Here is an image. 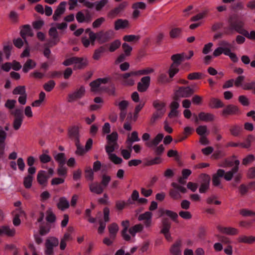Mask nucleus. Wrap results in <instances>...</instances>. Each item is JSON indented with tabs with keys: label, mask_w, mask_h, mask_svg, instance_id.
<instances>
[{
	"label": "nucleus",
	"mask_w": 255,
	"mask_h": 255,
	"mask_svg": "<svg viewBox=\"0 0 255 255\" xmlns=\"http://www.w3.org/2000/svg\"><path fill=\"white\" fill-rule=\"evenodd\" d=\"M55 26V27H51L49 30V35L51 38L47 44L49 46L55 45L60 41L57 29L61 30H64L67 28L68 25L65 22H62L56 23Z\"/></svg>",
	"instance_id": "obj_1"
},
{
	"label": "nucleus",
	"mask_w": 255,
	"mask_h": 255,
	"mask_svg": "<svg viewBox=\"0 0 255 255\" xmlns=\"http://www.w3.org/2000/svg\"><path fill=\"white\" fill-rule=\"evenodd\" d=\"M133 73H135V71H130L123 74H116L115 78L117 80H122V83L124 85L132 86L135 81L134 77H137L136 75L132 74Z\"/></svg>",
	"instance_id": "obj_2"
},
{
	"label": "nucleus",
	"mask_w": 255,
	"mask_h": 255,
	"mask_svg": "<svg viewBox=\"0 0 255 255\" xmlns=\"http://www.w3.org/2000/svg\"><path fill=\"white\" fill-rule=\"evenodd\" d=\"M117 147L118 144L108 143L106 146L105 149L110 160L115 164H120L123 161L122 158L118 157L116 154L112 153Z\"/></svg>",
	"instance_id": "obj_3"
},
{
	"label": "nucleus",
	"mask_w": 255,
	"mask_h": 255,
	"mask_svg": "<svg viewBox=\"0 0 255 255\" xmlns=\"http://www.w3.org/2000/svg\"><path fill=\"white\" fill-rule=\"evenodd\" d=\"M110 81V78L105 77L99 78L90 83L91 91L95 93L100 92L105 89L103 85L107 83Z\"/></svg>",
	"instance_id": "obj_4"
},
{
	"label": "nucleus",
	"mask_w": 255,
	"mask_h": 255,
	"mask_svg": "<svg viewBox=\"0 0 255 255\" xmlns=\"http://www.w3.org/2000/svg\"><path fill=\"white\" fill-rule=\"evenodd\" d=\"M59 244V240L53 237H49L45 241V254L46 255H53V248Z\"/></svg>",
	"instance_id": "obj_5"
},
{
	"label": "nucleus",
	"mask_w": 255,
	"mask_h": 255,
	"mask_svg": "<svg viewBox=\"0 0 255 255\" xmlns=\"http://www.w3.org/2000/svg\"><path fill=\"white\" fill-rule=\"evenodd\" d=\"M244 23L243 21L241 20H236L233 22L231 20L230 21V27L227 28L226 33L229 34L230 31L234 29L238 32L243 34L245 30L243 28Z\"/></svg>",
	"instance_id": "obj_6"
},
{
	"label": "nucleus",
	"mask_w": 255,
	"mask_h": 255,
	"mask_svg": "<svg viewBox=\"0 0 255 255\" xmlns=\"http://www.w3.org/2000/svg\"><path fill=\"white\" fill-rule=\"evenodd\" d=\"M74 231V228L72 227H69L67 229V232H66L63 237L61 238L60 243V249L61 250L65 249L67 245V242L73 240L72 233Z\"/></svg>",
	"instance_id": "obj_7"
},
{
	"label": "nucleus",
	"mask_w": 255,
	"mask_h": 255,
	"mask_svg": "<svg viewBox=\"0 0 255 255\" xmlns=\"http://www.w3.org/2000/svg\"><path fill=\"white\" fill-rule=\"evenodd\" d=\"M81 126L80 124L72 125L68 128V136L72 139H74L75 142L80 140V128Z\"/></svg>",
	"instance_id": "obj_8"
},
{
	"label": "nucleus",
	"mask_w": 255,
	"mask_h": 255,
	"mask_svg": "<svg viewBox=\"0 0 255 255\" xmlns=\"http://www.w3.org/2000/svg\"><path fill=\"white\" fill-rule=\"evenodd\" d=\"M194 55L193 51L190 50L189 51V55L187 56L184 53L180 54H176L173 55L171 56V59L173 61V63L179 65L181 62L185 59H190Z\"/></svg>",
	"instance_id": "obj_9"
},
{
	"label": "nucleus",
	"mask_w": 255,
	"mask_h": 255,
	"mask_svg": "<svg viewBox=\"0 0 255 255\" xmlns=\"http://www.w3.org/2000/svg\"><path fill=\"white\" fill-rule=\"evenodd\" d=\"M114 35V32L112 30H109L105 32L100 31L98 33V41L101 43H104L111 39H112Z\"/></svg>",
	"instance_id": "obj_10"
},
{
	"label": "nucleus",
	"mask_w": 255,
	"mask_h": 255,
	"mask_svg": "<svg viewBox=\"0 0 255 255\" xmlns=\"http://www.w3.org/2000/svg\"><path fill=\"white\" fill-rule=\"evenodd\" d=\"M152 214L149 211H146L143 214H140L138 217V220L143 221V224L146 228L150 227L152 225Z\"/></svg>",
	"instance_id": "obj_11"
},
{
	"label": "nucleus",
	"mask_w": 255,
	"mask_h": 255,
	"mask_svg": "<svg viewBox=\"0 0 255 255\" xmlns=\"http://www.w3.org/2000/svg\"><path fill=\"white\" fill-rule=\"evenodd\" d=\"M85 89L83 86H81L78 89L73 93L69 94L68 101L69 102H72L77 99L81 98L85 94Z\"/></svg>",
	"instance_id": "obj_12"
},
{
	"label": "nucleus",
	"mask_w": 255,
	"mask_h": 255,
	"mask_svg": "<svg viewBox=\"0 0 255 255\" xmlns=\"http://www.w3.org/2000/svg\"><path fill=\"white\" fill-rule=\"evenodd\" d=\"M108 0H100L94 2L87 1L85 3V6L89 8L95 7L97 11L102 9L107 3Z\"/></svg>",
	"instance_id": "obj_13"
},
{
	"label": "nucleus",
	"mask_w": 255,
	"mask_h": 255,
	"mask_svg": "<svg viewBox=\"0 0 255 255\" xmlns=\"http://www.w3.org/2000/svg\"><path fill=\"white\" fill-rule=\"evenodd\" d=\"M150 83L149 76L143 77L137 84V90L140 92L146 91L148 88Z\"/></svg>",
	"instance_id": "obj_14"
},
{
	"label": "nucleus",
	"mask_w": 255,
	"mask_h": 255,
	"mask_svg": "<svg viewBox=\"0 0 255 255\" xmlns=\"http://www.w3.org/2000/svg\"><path fill=\"white\" fill-rule=\"evenodd\" d=\"M49 176L45 171L40 170L37 175V180L38 183L42 187H46L47 185L48 179Z\"/></svg>",
	"instance_id": "obj_15"
},
{
	"label": "nucleus",
	"mask_w": 255,
	"mask_h": 255,
	"mask_svg": "<svg viewBox=\"0 0 255 255\" xmlns=\"http://www.w3.org/2000/svg\"><path fill=\"white\" fill-rule=\"evenodd\" d=\"M217 229L220 233L228 235H236L239 233L238 229L231 227H225L219 225L217 227Z\"/></svg>",
	"instance_id": "obj_16"
},
{
	"label": "nucleus",
	"mask_w": 255,
	"mask_h": 255,
	"mask_svg": "<svg viewBox=\"0 0 255 255\" xmlns=\"http://www.w3.org/2000/svg\"><path fill=\"white\" fill-rule=\"evenodd\" d=\"M193 90L189 87H181L176 92V95L179 97L187 98L193 93Z\"/></svg>",
	"instance_id": "obj_17"
},
{
	"label": "nucleus",
	"mask_w": 255,
	"mask_h": 255,
	"mask_svg": "<svg viewBox=\"0 0 255 255\" xmlns=\"http://www.w3.org/2000/svg\"><path fill=\"white\" fill-rule=\"evenodd\" d=\"M76 18L79 23H90L92 19V16L89 12L84 14L82 11H78L76 15Z\"/></svg>",
	"instance_id": "obj_18"
},
{
	"label": "nucleus",
	"mask_w": 255,
	"mask_h": 255,
	"mask_svg": "<svg viewBox=\"0 0 255 255\" xmlns=\"http://www.w3.org/2000/svg\"><path fill=\"white\" fill-rule=\"evenodd\" d=\"M66 4V2L65 1H62L59 3L53 15L54 20H57L61 15L64 13L65 11Z\"/></svg>",
	"instance_id": "obj_19"
},
{
	"label": "nucleus",
	"mask_w": 255,
	"mask_h": 255,
	"mask_svg": "<svg viewBox=\"0 0 255 255\" xmlns=\"http://www.w3.org/2000/svg\"><path fill=\"white\" fill-rule=\"evenodd\" d=\"M140 141V138L138 137V132L136 131H132L130 134H128L126 140V143L128 149L132 147L133 142Z\"/></svg>",
	"instance_id": "obj_20"
},
{
	"label": "nucleus",
	"mask_w": 255,
	"mask_h": 255,
	"mask_svg": "<svg viewBox=\"0 0 255 255\" xmlns=\"http://www.w3.org/2000/svg\"><path fill=\"white\" fill-rule=\"evenodd\" d=\"M164 135L162 133H158L156 136L149 141L146 142L145 144L149 148L155 147L163 139Z\"/></svg>",
	"instance_id": "obj_21"
},
{
	"label": "nucleus",
	"mask_w": 255,
	"mask_h": 255,
	"mask_svg": "<svg viewBox=\"0 0 255 255\" xmlns=\"http://www.w3.org/2000/svg\"><path fill=\"white\" fill-rule=\"evenodd\" d=\"M74 69H82L86 67L88 64V60L86 58H80L74 57Z\"/></svg>",
	"instance_id": "obj_22"
},
{
	"label": "nucleus",
	"mask_w": 255,
	"mask_h": 255,
	"mask_svg": "<svg viewBox=\"0 0 255 255\" xmlns=\"http://www.w3.org/2000/svg\"><path fill=\"white\" fill-rule=\"evenodd\" d=\"M128 5V2H123L121 3H120L118 6L115 8L114 9L112 10L109 13H108V16L110 18H114L118 14L120 13L122 10H124V9Z\"/></svg>",
	"instance_id": "obj_23"
},
{
	"label": "nucleus",
	"mask_w": 255,
	"mask_h": 255,
	"mask_svg": "<svg viewBox=\"0 0 255 255\" xmlns=\"http://www.w3.org/2000/svg\"><path fill=\"white\" fill-rule=\"evenodd\" d=\"M204 178V181L201 183V186L199 188V192L201 193H204L206 192L209 187V183L210 178V176L206 174L202 175Z\"/></svg>",
	"instance_id": "obj_24"
},
{
	"label": "nucleus",
	"mask_w": 255,
	"mask_h": 255,
	"mask_svg": "<svg viewBox=\"0 0 255 255\" xmlns=\"http://www.w3.org/2000/svg\"><path fill=\"white\" fill-rule=\"evenodd\" d=\"M239 112L238 108L233 105H229L227 106L222 111V114L224 116L235 115L238 114Z\"/></svg>",
	"instance_id": "obj_25"
},
{
	"label": "nucleus",
	"mask_w": 255,
	"mask_h": 255,
	"mask_svg": "<svg viewBox=\"0 0 255 255\" xmlns=\"http://www.w3.org/2000/svg\"><path fill=\"white\" fill-rule=\"evenodd\" d=\"M33 34L32 30L29 25H24L22 26L20 30V35L26 43H27L26 36H32Z\"/></svg>",
	"instance_id": "obj_26"
},
{
	"label": "nucleus",
	"mask_w": 255,
	"mask_h": 255,
	"mask_svg": "<svg viewBox=\"0 0 255 255\" xmlns=\"http://www.w3.org/2000/svg\"><path fill=\"white\" fill-rule=\"evenodd\" d=\"M122 225L124 227L122 232V237L125 240L129 241L131 240V237L130 235L128 234V229L129 226V221L125 220L123 221Z\"/></svg>",
	"instance_id": "obj_27"
},
{
	"label": "nucleus",
	"mask_w": 255,
	"mask_h": 255,
	"mask_svg": "<svg viewBox=\"0 0 255 255\" xmlns=\"http://www.w3.org/2000/svg\"><path fill=\"white\" fill-rule=\"evenodd\" d=\"M15 231L13 228L4 226L0 227V236L5 235L7 236H13L15 235Z\"/></svg>",
	"instance_id": "obj_28"
},
{
	"label": "nucleus",
	"mask_w": 255,
	"mask_h": 255,
	"mask_svg": "<svg viewBox=\"0 0 255 255\" xmlns=\"http://www.w3.org/2000/svg\"><path fill=\"white\" fill-rule=\"evenodd\" d=\"M90 190L95 194H101L103 193L104 189L98 182H94L89 184Z\"/></svg>",
	"instance_id": "obj_29"
},
{
	"label": "nucleus",
	"mask_w": 255,
	"mask_h": 255,
	"mask_svg": "<svg viewBox=\"0 0 255 255\" xmlns=\"http://www.w3.org/2000/svg\"><path fill=\"white\" fill-rule=\"evenodd\" d=\"M214 118V115L209 113L201 112L198 115L199 120L205 122H212Z\"/></svg>",
	"instance_id": "obj_30"
},
{
	"label": "nucleus",
	"mask_w": 255,
	"mask_h": 255,
	"mask_svg": "<svg viewBox=\"0 0 255 255\" xmlns=\"http://www.w3.org/2000/svg\"><path fill=\"white\" fill-rule=\"evenodd\" d=\"M225 171L223 169H219L217 173L213 176V184L215 186H218L220 185V177H222L224 175Z\"/></svg>",
	"instance_id": "obj_31"
},
{
	"label": "nucleus",
	"mask_w": 255,
	"mask_h": 255,
	"mask_svg": "<svg viewBox=\"0 0 255 255\" xmlns=\"http://www.w3.org/2000/svg\"><path fill=\"white\" fill-rule=\"evenodd\" d=\"M153 107L155 109V111L163 112L165 113V104L164 102L159 100H155L153 102Z\"/></svg>",
	"instance_id": "obj_32"
},
{
	"label": "nucleus",
	"mask_w": 255,
	"mask_h": 255,
	"mask_svg": "<svg viewBox=\"0 0 255 255\" xmlns=\"http://www.w3.org/2000/svg\"><path fill=\"white\" fill-rule=\"evenodd\" d=\"M238 241L239 243L251 244L255 242V237L242 235L238 237Z\"/></svg>",
	"instance_id": "obj_33"
},
{
	"label": "nucleus",
	"mask_w": 255,
	"mask_h": 255,
	"mask_svg": "<svg viewBox=\"0 0 255 255\" xmlns=\"http://www.w3.org/2000/svg\"><path fill=\"white\" fill-rule=\"evenodd\" d=\"M181 246L180 241L176 242L171 246L170 249V253L173 255H181Z\"/></svg>",
	"instance_id": "obj_34"
},
{
	"label": "nucleus",
	"mask_w": 255,
	"mask_h": 255,
	"mask_svg": "<svg viewBox=\"0 0 255 255\" xmlns=\"http://www.w3.org/2000/svg\"><path fill=\"white\" fill-rule=\"evenodd\" d=\"M209 106L210 107L213 109H218L220 108H222L224 107V104L219 99L212 98L211 99L209 103Z\"/></svg>",
	"instance_id": "obj_35"
},
{
	"label": "nucleus",
	"mask_w": 255,
	"mask_h": 255,
	"mask_svg": "<svg viewBox=\"0 0 255 255\" xmlns=\"http://www.w3.org/2000/svg\"><path fill=\"white\" fill-rule=\"evenodd\" d=\"M128 25V21L126 19H119L115 22V29L118 30L127 27Z\"/></svg>",
	"instance_id": "obj_36"
},
{
	"label": "nucleus",
	"mask_w": 255,
	"mask_h": 255,
	"mask_svg": "<svg viewBox=\"0 0 255 255\" xmlns=\"http://www.w3.org/2000/svg\"><path fill=\"white\" fill-rule=\"evenodd\" d=\"M57 207L62 211L68 209L69 207L68 200L65 197L60 198L59 202L57 203Z\"/></svg>",
	"instance_id": "obj_37"
},
{
	"label": "nucleus",
	"mask_w": 255,
	"mask_h": 255,
	"mask_svg": "<svg viewBox=\"0 0 255 255\" xmlns=\"http://www.w3.org/2000/svg\"><path fill=\"white\" fill-rule=\"evenodd\" d=\"M143 229V226L140 224L135 225L130 227L128 230V232L132 237H135L137 233L141 232Z\"/></svg>",
	"instance_id": "obj_38"
},
{
	"label": "nucleus",
	"mask_w": 255,
	"mask_h": 255,
	"mask_svg": "<svg viewBox=\"0 0 255 255\" xmlns=\"http://www.w3.org/2000/svg\"><path fill=\"white\" fill-rule=\"evenodd\" d=\"M219 46L222 48V50L224 52V55H225L226 53H228L231 51L232 48V45L231 43L226 40L221 41L219 43Z\"/></svg>",
	"instance_id": "obj_39"
},
{
	"label": "nucleus",
	"mask_w": 255,
	"mask_h": 255,
	"mask_svg": "<svg viewBox=\"0 0 255 255\" xmlns=\"http://www.w3.org/2000/svg\"><path fill=\"white\" fill-rule=\"evenodd\" d=\"M110 238L114 240L119 231V227L116 223H113L108 227Z\"/></svg>",
	"instance_id": "obj_40"
},
{
	"label": "nucleus",
	"mask_w": 255,
	"mask_h": 255,
	"mask_svg": "<svg viewBox=\"0 0 255 255\" xmlns=\"http://www.w3.org/2000/svg\"><path fill=\"white\" fill-rule=\"evenodd\" d=\"M135 73H132L133 75H136L137 77L141 75H146L153 73L154 70L152 68L147 67L143 69L135 71Z\"/></svg>",
	"instance_id": "obj_41"
},
{
	"label": "nucleus",
	"mask_w": 255,
	"mask_h": 255,
	"mask_svg": "<svg viewBox=\"0 0 255 255\" xmlns=\"http://www.w3.org/2000/svg\"><path fill=\"white\" fill-rule=\"evenodd\" d=\"M36 66V63L31 59H28L24 64L22 70L24 72L27 73L30 70Z\"/></svg>",
	"instance_id": "obj_42"
},
{
	"label": "nucleus",
	"mask_w": 255,
	"mask_h": 255,
	"mask_svg": "<svg viewBox=\"0 0 255 255\" xmlns=\"http://www.w3.org/2000/svg\"><path fill=\"white\" fill-rule=\"evenodd\" d=\"M196 131L200 136H206L209 133L207 127L205 125L199 126L196 128Z\"/></svg>",
	"instance_id": "obj_43"
},
{
	"label": "nucleus",
	"mask_w": 255,
	"mask_h": 255,
	"mask_svg": "<svg viewBox=\"0 0 255 255\" xmlns=\"http://www.w3.org/2000/svg\"><path fill=\"white\" fill-rule=\"evenodd\" d=\"M159 212L160 213V216H162L163 214H165L167 216L170 217L173 220H175L178 217V215L176 213L170 210H164L163 209H161Z\"/></svg>",
	"instance_id": "obj_44"
},
{
	"label": "nucleus",
	"mask_w": 255,
	"mask_h": 255,
	"mask_svg": "<svg viewBox=\"0 0 255 255\" xmlns=\"http://www.w3.org/2000/svg\"><path fill=\"white\" fill-rule=\"evenodd\" d=\"M238 168L239 167L237 166H235L231 170L227 172L226 173H225L224 175L223 176L224 178L227 181L231 180L232 179L234 174L237 173Z\"/></svg>",
	"instance_id": "obj_45"
},
{
	"label": "nucleus",
	"mask_w": 255,
	"mask_h": 255,
	"mask_svg": "<svg viewBox=\"0 0 255 255\" xmlns=\"http://www.w3.org/2000/svg\"><path fill=\"white\" fill-rule=\"evenodd\" d=\"M75 145L77 148L75 153L77 155H83L88 151L85 148H84L83 146L81 145L80 140L75 142Z\"/></svg>",
	"instance_id": "obj_46"
},
{
	"label": "nucleus",
	"mask_w": 255,
	"mask_h": 255,
	"mask_svg": "<svg viewBox=\"0 0 255 255\" xmlns=\"http://www.w3.org/2000/svg\"><path fill=\"white\" fill-rule=\"evenodd\" d=\"M118 138V134L117 132H113L111 134L107 136V139L108 143H117V139Z\"/></svg>",
	"instance_id": "obj_47"
},
{
	"label": "nucleus",
	"mask_w": 255,
	"mask_h": 255,
	"mask_svg": "<svg viewBox=\"0 0 255 255\" xmlns=\"http://www.w3.org/2000/svg\"><path fill=\"white\" fill-rule=\"evenodd\" d=\"M54 157L59 165L65 164L66 157L64 153H58L55 155Z\"/></svg>",
	"instance_id": "obj_48"
},
{
	"label": "nucleus",
	"mask_w": 255,
	"mask_h": 255,
	"mask_svg": "<svg viewBox=\"0 0 255 255\" xmlns=\"http://www.w3.org/2000/svg\"><path fill=\"white\" fill-rule=\"evenodd\" d=\"M33 179V177L31 175H28L27 176H25L23 179L24 186L26 188H30L32 186Z\"/></svg>",
	"instance_id": "obj_49"
},
{
	"label": "nucleus",
	"mask_w": 255,
	"mask_h": 255,
	"mask_svg": "<svg viewBox=\"0 0 255 255\" xmlns=\"http://www.w3.org/2000/svg\"><path fill=\"white\" fill-rule=\"evenodd\" d=\"M105 51L106 48L105 47V46H101L99 48L95 50L93 55V58L95 60H99L102 54L105 52Z\"/></svg>",
	"instance_id": "obj_50"
},
{
	"label": "nucleus",
	"mask_w": 255,
	"mask_h": 255,
	"mask_svg": "<svg viewBox=\"0 0 255 255\" xmlns=\"http://www.w3.org/2000/svg\"><path fill=\"white\" fill-rule=\"evenodd\" d=\"M121 45L120 40H115L110 44L109 50L111 52H114L120 47Z\"/></svg>",
	"instance_id": "obj_51"
},
{
	"label": "nucleus",
	"mask_w": 255,
	"mask_h": 255,
	"mask_svg": "<svg viewBox=\"0 0 255 255\" xmlns=\"http://www.w3.org/2000/svg\"><path fill=\"white\" fill-rule=\"evenodd\" d=\"M56 85L55 82L53 80H50L48 81L47 82L45 83L43 85V89L46 91V92H50L55 87Z\"/></svg>",
	"instance_id": "obj_52"
},
{
	"label": "nucleus",
	"mask_w": 255,
	"mask_h": 255,
	"mask_svg": "<svg viewBox=\"0 0 255 255\" xmlns=\"http://www.w3.org/2000/svg\"><path fill=\"white\" fill-rule=\"evenodd\" d=\"M182 30V29L181 28H173L170 30L169 35L172 38H177L180 35Z\"/></svg>",
	"instance_id": "obj_53"
},
{
	"label": "nucleus",
	"mask_w": 255,
	"mask_h": 255,
	"mask_svg": "<svg viewBox=\"0 0 255 255\" xmlns=\"http://www.w3.org/2000/svg\"><path fill=\"white\" fill-rule=\"evenodd\" d=\"M46 220L47 222L50 223H53L55 221L56 216L53 213L51 209H49L46 211Z\"/></svg>",
	"instance_id": "obj_54"
},
{
	"label": "nucleus",
	"mask_w": 255,
	"mask_h": 255,
	"mask_svg": "<svg viewBox=\"0 0 255 255\" xmlns=\"http://www.w3.org/2000/svg\"><path fill=\"white\" fill-rule=\"evenodd\" d=\"M242 129L241 126L234 125L230 128V130L233 135L237 136L240 134Z\"/></svg>",
	"instance_id": "obj_55"
},
{
	"label": "nucleus",
	"mask_w": 255,
	"mask_h": 255,
	"mask_svg": "<svg viewBox=\"0 0 255 255\" xmlns=\"http://www.w3.org/2000/svg\"><path fill=\"white\" fill-rule=\"evenodd\" d=\"M164 114L165 113H163V112L155 111V112L153 114L152 117L151 118V123H155L157 120L161 119L164 115Z\"/></svg>",
	"instance_id": "obj_56"
},
{
	"label": "nucleus",
	"mask_w": 255,
	"mask_h": 255,
	"mask_svg": "<svg viewBox=\"0 0 255 255\" xmlns=\"http://www.w3.org/2000/svg\"><path fill=\"white\" fill-rule=\"evenodd\" d=\"M12 93L13 95H20V96L24 95L26 94L25 88L23 86H17L14 89Z\"/></svg>",
	"instance_id": "obj_57"
},
{
	"label": "nucleus",
	"mask_w": 255,
	"mask_h": 255,
	"mask_svg": "<svg viewBox=\"0 0 255 255\" xmlns=\"http://www.w3.org/2000/svg\"><path fill=\"white\" fill-rule=\"evenodd\" d=\"M129 103L126 100H123L119 103H115V105L118 106L120 111H127Z\"/></svg>",
	"instance_id": "obj_58"
},
{
	"label": "nucleus",
	"mask_w": 255,
	"mask_h": 255,
	"mask_svg": "<svg viewBox=\"0 0 255 255\" xmlns=\"http://www.w3.org/2000/svg\"><path fill=\"white\" fill-rule=\"evenodd\" d=\"M179 65L172 63L169 70V74L170 78H172L179 71Z\"/></svg>",
	"instance_id": "obj_59"
},
{
	"label": "nucleus",
	"mask_w": 255,
	"mask_h": 255,
	"mask_svg": "<svg viewBox=\"0 0 255 255\" xmlns=\"http://www.w3.org/2000/svg\"><path fill=\"white\" fill-rule=\"evenodd\" d=\"M139 198V193L137 191L133 190L130 198L128 200V203L129 204H132L134 203L135 201H137Z\"/></svg>",
	"instance_id": "obj_60"
},
{
	"label": "nucleus",
	"mask_w": 255,
	"mask_h": 255,
	"mask_svg": "<svg viewBox=\"0 0 255 255\" xmlns=\"http://www.w3.org/2000/svg\"><path fill=\"white\" fill-rule=\"evenodd\" d=\"M140 39L138 35H127L123 37V40L127 42L137 41Z\"/></svg>",
	"instance_id": "obj_61"
},
{
	"label": "nucleus",
	"mask_w": 255,
	"mask_h": 255,
	"mask_svg": "<svg viewBox=\"0 0 255 255\" xmlns=\"http://www.w3.org/2000/svg\"><path fill=\"white\" fill-rule=\"evenodd\" d=\"M207 13V11H203L193 16L191 18L192 21H197L204 18Z\"/></svg>",
	"instance_id": "obj_62"
},
{
	"label": "nucleus",
	"mask_w": 255,
	"mask_h": 255,
	"mask_svg": "<svg viewBox=\"0 0 255 255\" xmlns=\"http://www.w3.org/2000/svg\"><path fill=\"white\" fill-rule=\"evenodd\" d=\"M23 119L22 118H14L13 122V128L15 130H17L20 128L23 122Z\"/></svg>",
	"instance_id": "obj_63"
},
{
	"label": "nucleus",
	"mask_w": 255,
	"mask_h": 255,
	"mask_svg": "<svg viewBox=\"0 0 255 255\" xmlns=\"http://www.w3.org/2000/svg\"><path fill=\"white\" fill-rule=\"evenodd\" d=\"M169 195L172 198L175 200L179 199L181 197L180 192L174 188L170 191Z\"/></svg>",
	"instance_id": "obj_64"
}]
</instances>
